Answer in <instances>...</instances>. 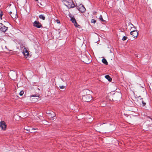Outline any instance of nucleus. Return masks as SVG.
<instances>
[{
	"instance_id": "obj_30",
	"label": "nucleus",
	"mask_w": 152,
	"mask_h": 152,
	"mask_svg": "<svg viewBox=\"0 0 152 152\" xmlns=\"http://www.w3.org/2000/svg\"><path fill=\"white\" fill-rule=\"evenodd\" d=\"M24 129H26V130H28V131H30V129H29L28 130V129H26L25 128Z\"/></svg>"
},
{
	"instance_id": "obj_13",
	"label": "nucleus",
	"mask_w": 152,
	"mask_h": 152,
	"mask_svg": "<svg viewBox=\"0 0 152 152\" xmlns=\"http://www.w3.org/2000/svg\"><path fill=\"white\" fill-rule=\"evenodd\" d=\"M138 101L140 103V105H142V106H145L146 104L145 102L143 101L142 98L140 99Z\"/></svg>"
},
{
	"instance_id": "obj_5",
	"label": "nucleus",
	"mask_w": 152,
	"mask_h": 152,
	"mask_svg": "<svg viewBox=\"0 0 152 152\" xmlns=\"http://www.w3.org/2000/svg\"><path fill=\"white\" fill-rule=\"evenodd\" d=\"M33 25L34 27L38 28H40L42 26V24L39 21H35L33 23Z\"/></svg>"
},
{
	"instance_id": "obj_22",
	"label": "nucleus",
	"mask_w": 152,
	"mask_h": 152,
	"mask_svg": "<svg viewBox=\"0 0 152 152\" xmlns=\"http://www.w3.org/2000/svg\"><path fill=\"white\" fill-rule=\"evenodd\" d=\"M127 37H126V36H124L122 38V40H123V41H124V40H126L127 39Z\"/></svg>"
},
{
	"instance_id": "obj_25",
	"label": "nucleus",
	"mask_w": 152,
	"mask_h": 152,
	"mask_svg": "<svg viewBox=\"0 0 152 152\" xmlns=\"http://www.w3.org/2000/svg\"><path fill=\"white\" fill-rule=\"evenodd\" d=\"M59 87L61 89H64L65 88L64 86H60Z\"/></svg>"
},
{
	"instance_id": "obj_3",
	"label": "nucleus",
	"mask_w": 152,
	"mask_h": 152,
	"mask_svg": "<svg viewBox=\"0 0 152 152\" xmlns=\"http://www.w3.org/2000/svg\"><path fill=\"white\" fill-rule=\"evenodd\" d=\"M92 97L90 94H87L82 96V99L83 101L88 102L92 99Z\"/></svg>"
},
{
	"instance_id": "obj_1",
	"label": "nucleus",
	"mask_w": 152,
	"mask_h": 152,
	"mask_svg": "<svg viewBox=\"0 0 152 152\" xmlns=\"http://www.w3.org/2000/svg\"><path fill=\"white\" fill-rule=\"evenodd\" d=\"M91 57L89 55L87 56L85 54H82L81 57V60L83 62L87 64H88L91 61Z\"/></svg>"
},
{
	"instance_id": "obj_8",
	"label": "nucleus",
	"mask_w": 152,
	"mask_h": 152,
	"mask_svg": "<svg viewBox=\"0 0 152 152\" xmlns=\"http://www.w3.org/2000/svg\"><path fill=\"white\" fill-rule=\"evenodd\" d=\"M121 94L119 92H116L114 94L113 98L115 99H118L121 97Z\"/></svg>"
},
{
	"instance_id": "obj_19",
	"label": "nucleus",
	"mask_w": 152,
	"mask_h": 152,
	"mask_svg": "<svg viewBox=\"0 0 152 152\" xmlns=\"http://www.w3.org/2000/svg\"><path fill=\"white\" fill-rule=\"evenodd\" d=\"M99 19L102 22H105V21L103 20L102 18V15H100L99 16Z\"/></svg>"
},
{
	"instance_id": "obj_21",
	"label": "nucleus",
	"mask_w": 152,
	"mask_h": 152,
	"mask_svg": "<svg viewBox=\"0 0 152 152\" xmlns=\"http://www.w3.org/2000/svg\"><path fill=\"white\" fill-rule=\"evenodd\" d=\"M39 97V95L38 94H35V95H31L30 96V97Z\"/></svg>"
},
{
	"instance_id": "obj_15",
	"label": "nucleus",
	"mask_w": 152,
	"mask_h": 152,
	"mask_svg": "<svg viewBox=\"0 0 152 152\" xmlns=\"http://www.w3.org/2000/svg\"><path fill=\"white\" fill-rule=\"evenodd\" d=\"M39 17L40 19L43 20H45V17L43 15H39Z\"/></svg>"
},
{
	"instance_id": "obj_18",
	"label": "nucleus",
	"mask_w": 152,
	"mask_h": 152,
	"mask_svg": "<svg viewBox=\"0 0 152 152\" xmlns=\"http://www.w3.org/2000/svg\"><path fill=\"white\" fill-rule=\"evenodd\" d=\"M102 61L104 64L107 65L108 64V62H107L105 58H103L102 60Z\"/></svg>"
},
{
	"instance_id": "obj_17",
	"label": "nucleus",
	"mask_w": 152,
	"mask_h": 152,
	"mask_svg": "<svg viewBox=\"0 0 152 152\" xmlns=\"http://www.w3.org/2000/svg\"><path fill=\"white\" fill-rule=\"evenodd\" d=\"M129 26L131 28H130V30L131 31H132L133 30L132 29V28H134V26L131 23H129Z\"/></svg>"
},
{
	"instance_id": "obj_7",
	"label": "nucleus",
	"mask_w": 152,
	"mask_h": 152,
	"mask_svg": "<svg viewBox=\"0 0 152 152\" xmlns=\"http://www.w3.org/2000/svg\"><path fill=\"white\" fill-rule=\"evenodd\" d=\"M77 7L78 10L81 12H84L86 10L85 7L81 4H80L79 5L77 6Z\"/></svg>"
},
{
	"instance_id": "obj_29",
	"label": "nucleus",
	"mask_w": 152,
	"mask_h": 152,
	"mask_svg": "<svg viewBox=\"0 0 152 152\" xmlns=\"http://www.w3.org/2000/svg\"><path fill=\"white\" fill-rule=\"evenodd\" d=\"M38 129L37 128H32L31 129V130H36V129Z\"/></svg>"
},
{
	"instance_id": "obj_9",
	"label": "nucleus",
	"mask_w": 152,
	"mask_h": 152,
	"mask_svg": "<svg viewBox=\"0 0 152 152\" xmlns=\"http://www.w3.org/2000/svg\"><path fill=\"white\" fill-rule=\"evenodd\" d=\"M130 34L132 35L134 38L137 37L138 36V32L137 30L131 31L130 33Z\"/></svg>"
},
{
	"instance_id": "obj_2",
	"label": "nucleus",
	"mask_w": 152,
	"mask_h": 152,
	"mask_svg": "<svg viewBox=\"0 0 152 152\" xmlns=\"http://www.w3.org/2000/svg\"><path fill=\"white\" fill-rule=\"evenodd\" d=\"M64 5L68 8H74L75 5L72 0H63Z\"/></svg>"
},
{
	"instance_id": "obj_28",
	"label": "nucleus",
	"mask_w": 152,
	"mask_h": 152,
	"mask_svg": "<svg viewBox=\"0 0 152 152\" xmlns=\"http://www.w3.org/2000/svg\"><path fill=\"white\" fill-rule=\"evenodd\" d=\"M2 77V75L1 73H0V80L1 79Z\"/></svg>"
},
{
	"instance_id": "obj_14",
	"label": "nucleus",
	"mask_w": 152,
	"mask_h": 152,
	"mask_svg": "<svg viewBox=\"0 0 152 152\" xmlns=\"http://www.w3.org/2000/svg\"><path fill=\"white\" fill-rule=\"evenodd\" d=\"M69 17L71 18L70 20L73 23H74L76 22V20L74 17L71 16H69Z\"/></svg>"
},
{
	"instance_id": "obj_11",
	"label": "nucleus",
	"mask_w": 152,
	"mask_h": 152,
	"mask_svg": "<svg viewBox=\"0 0 152 152\" xmlns=\"http://www.w3.org/2000/svg\"><path fill=\"white\" fill-rule=\"evenodd\" d=\"M23 53L24 56L26 57H27V56L29 54V52L25 48H24L23 50Z\"/></svg>"
},
{
	"instance_id": "obj_31",
	"label": "nucleus",
	"mask_w": 152,
	"mask_h": 152,
	"mask_svg": "<svg viewBox=\"0 0 152 152\" xmlns=\"http://www.w3.org/2000/svg\"><path fill=\"white\" fill-rule=\"evenodd\" d=\"M135 27H134V28H132V30H135Z\"/></svg>"
},
{
	"instance_id": "obj_20",
	"label": "nucleus",
	"mask_w": 152,
	"mask_h": 152,
	"mask_svg": "<svg viewBox=\"0 0 152 152\" xmlns=\"http://www.w3.org/2000/svg\"><path fill=\"white\" fill-rule=\"evenodd\" d=\"M73 23L74 24V26L75 27H78V28H80V26L77 23V22H76V21Z\"/></svg>"
},
{
	"instance_id": "obj_16",
	"label": "nucleus",
	"mask_w": 152,
	"mask_h": 152,
	"mask_svg": "<svg viewBox=\"0 0 152 152\" xmlns=\"http://www.w3.org/2000/svg\"><path fill=\"white\" fill-rule=\"evenodd\" d=\"M105 78L107 79L109 81H111L112 80V78L109 75H106L105 76Z\"/></svg>"
},
{
	"instance_id": "obj_33",
	"label": "nucleus",
	"mask_w": 152,
	"mask_h": 152,
	"mask_svg": "<svg viewBox=\"0 0 152 152\" xmlns=\"http://www.w3.org/2000/svg\"><path fill=\"white\" fill-rule=\"evenodd\" d=\"M49 115L50 116H50H52V115H51V114H50Z\"/></svg>"
},
{
	"instance_id": "obj_6",
	"label": "nucleus",
	"mask_w": 152,
	"mask_h": 152,
	"mask_svg": "<svg viewBox=\"0 0 152 152\" xmlns=\"http://www.w3.org/2000/svg\"><path fill=\"white\" fill-rule=\"evenodd\" d=\"M7 125L5 122L4 121H1L0 122V127L3 130H5L6 129Z\"/></svg>"
},
{
	"instance_id": "obj_10",
	"label": "nucleus",
	"mask_w": 152,
	"mask_h": 152,
	"mask_svg": "<svg viewBox=\"0 0 152 152\" xmlns=\"http://www.w3.org/2000/svg\"><path fill=\"white\" fill-rule=\"evenodd\" d=\"M0 25H1V26L0 25V31L3 32H5L8 29V27H6L5 26H2L3 24L2 23H0Z\"/></svg>"
},
{
	"instance_id": "obj_24",
	"label": "nucleus",
	"mask_w": 152,
	"mask_h": 152,
	"mask_svg": "<svg viewBox=\"0 0 152 152\" xmlns=\"http://www.w3.org/2000/svg\"><path fill=\"white\" fill-rule=\"evenodd\" d=\"M23 94H24V91H21L20 92V93H19V94L20 96H22Z\"/></svg>"
},
{
	"instance_id": "obj_4",
	"label": "nucleus",
	"mask_w": 152,
	"mask_h": 152,
	"mask_svg": "<svg viewBox=\"0 0 152 152\" xmlns=\"http://www.w3.org/2000/svg\"><path fill=\"white\" fill-rule=\"evenodd\" d=\"M17 72L15 71H11L9 73V76L10 78L13 80H14L16 78Z\"/></svg>"
},
{
	"instance_id": "obj_32",
	"label": "nucleus",
	"mask_w": 152,
	"mask_h": 152,
	"mask_svg": "<svg viewBox=\"0 0 152 152\" xmlns=\"http://www.w3.org/2000/svg\"><path fill=\"white\" fill-rule=\"evenodd\" d=\"M57 21H58V20H57ZM57 22L58 23H60V22H58V21H57Z\"/></svg>"
},
{
	"instance_id": "obj_12",
	"label": "nucleus",
	"mask_w": 152,
	"mask_h": 152,
	"mask_svg": "<svg viewBox=\"0 0 152 152\" xmlns=\"http://www.w3.org/2000/svg\"><path fill=\"white\" fill-rule=\"evenodd\" d=\"M46 113L48 114L49 115L50 114H51V115H52V116H50V117L52 118L53 120L54 119V117H55L56 115L54 112L53 111H50L49 112H48L47 111L46 112Z\"/></svg>"
},
{
	"instance_id": "obj_23",
	"label": "nucleus",
	"mask_w": 152,
	"mask_h": 152,
	"mask_svg": "<svg viewBox=\"0 0 152 152\" xmlns=\"http://www.w3.org/2000/svg\"><path fill=\"white\" fill-rule=\"evenodd\" d=\"M96 22V21L94 19H92L91 20V23H95Z\"/></svg>"
},
{
	"instance_id": "obj_26",
	"label": "nucleus",
	"mask_w": 152,
	"mask_h": 152,
	"mask_svg": "<svg viewBox=\"0 0 152 152\" xmlns=\"http://www.w3.org/2000/svg\"><path fill=\"white\" fill-rule=\"evenodd\" d=\"M3 15V13L2 11L0 10V18Z\"/></svg>"
},
{
	"instance_id": "obj_27",
	"label": "nucleus",
	"mask_w": 152,
	"mask_h": 152,
	"mask_svg": "<svg viewBox=\"0 0 152 152\" xmlns=\"http://www.w3.org/2000/svg\"><path fill=\"white\" fill-rule=\"evenodd\" d=\"M9 13L11 15V17L13 18V17L12 16V15H11V14L12 13V12H9Z\"/></svg>"
},
{
	"instance_id": "obj_34",
	"label": "nucleus",
	"mask_w": 152,
	"mask_h": 152,
	"mask_svg": "<svg viewBox=\"0 0 152 152\" xmlns=\"http://www.w3.org/2000/svg\"><path fill=\"white\" fill-rule=\"evenodd\" d=\"M35 1H38L39 0H35Z\"/></svg>"
}]
</instances>
